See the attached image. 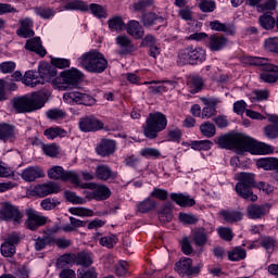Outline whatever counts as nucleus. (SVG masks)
<instances>
[{"instance_id":"nucleus-1","label":"nucleus","mask_w":278,"mask_h":278,"mask_svg":"<svg viewBox=\"0 0 278 278\" xmlns=\"http://www.w3.org/2000/svg\"><path fill=\"white\" fill-rule=\"evenodd\" d=\"M220 149H236L238 155L251 153L252 155H268L275 149L264 142H257L253 138L242 134L223 135L217 138Z\"/></svg>"},{"instance_id":"nucleus-2","label":"nucleus","mask_w":278,"mask_h":278,"mask_svg":"<svg viewBox=\"0 0 278 278\" xmlns=\"http://www.w3.org/2000/svg\"><path fill=\"white\" fill-rule=\"evenodd\" d=\"M47 93L43 91H36L28 96L13 98L12 105L16 114H25L28 112H36L45 108V100Z\"/></svg>"},{"instance_id":"nucleus-3","label":"nucleus","mask_w":278,"mask_h":278,"mask_svg":"<svg viewBox=\"0 0 278 278\" xmlns=\"http://www.w3.org/2000/svg\"><path fill=\"white\" fill-rule=\"evenodd\" d=\"M81 81H84V73L72 67L61 72L60 75L52 80V86L55 90L64 91L77 88Z\"/></svg>"},{"instance_id":"nucleus-4","label":"nucleus","mask_w":278,"mask_h":278,"mask_svg":"<svg viewBox=\"0 0 278 278\" xmlns=\"http://www.w3.org/2000/svg\"><path fill=\"white\" fill-rule=\"evenodd\" d=\"M78 64L88 73H103L108 68V59L98 50H90L78 58Z\"/></svg>"},{"instance_id":"nucleus-5","label":"nucleus","mask_w":278,"mask_h":278,"mask_svg":"<svg viewBox=\"0 0 278 278\" xmlns=\"http://www.w3.org/2000/svg\"><path fill=\"white\" fill-rule=\"evenodd\" d=\"M168 126V119L166 115L161 112L150 113L146 126L143 127V136L149 138V140H155L160 131H164Z\"/></svg>"},{"instance_id":"nucleus-6","label":"nucleus","mask_w":278,"mask_h":278,"mask_svg":"<svg viewBox=\"0 0 278 278\" xmlns=\"http://www.w3.org/2000/svg\"><path fill=\"white\" fill-rule=\"evenodd\" d=\"M251 188H255V174L241 172L238 174V182L235 187V190L241 199L250 200L253 203L257 201V195L253 194V190Z\"/></svg>"},{"instance_id":"nucleus-7","label":"nucleus","mask_w":278,"mask_h":278,"mask_svg":"<svg viewBox=\"0 0 278 278\" xmlns=\"http://www.w3.org/2000/svg\"><path fill=\"white\" fill-rule=\"evenodd\" d=\"M206 53L201 47H188L178 52L177 64L184 66L186 64H201L205 62Z\"/></svg>"},{"instance_id":"nucleus-8","label":"nucleus","mask_w":278,"mask_h":278,"mask_svg":"<svg viewBox=\"0 0 278 278\" xmlns=\"http://www.w3.org/2000/svg\"><path fill=\"white\" fill-rule=\"evenodd\" d=\"M254 66H262L263 72L260 77L265 84H275L278 80V66L270 64L267 58L254 56L252 58Z\"/></svg>"},{"instance_id":"nucleus-9","label":"nucleus","mask_w":278,"mask_h":278,"mask_svg":"<svg viewBox=\"0 0 278 278\" xmlns=\"http://www.w3.org/2000/svg\"><path fill=\"white\" fill-rule=\"evenodd\" d=\"M0 220L13 223V225H21L23 223V213L18 206L11 202H2L0 207Z\"/></svg>"},{"instance_id":"nucleus-10","label":"nucleus","mask_w":278,"mask_h":278,"mask_svg":"<svg viewBox=\"0 0 278 278\" xmlns=\"http://www.w3.org/2000/svg\"><path fill=\"white\" fill-rule=\"evenodd\" d=\"M81 188H87L88 190L86 192V199L89 201H108L110 197H112V191L108 188L105 185H97V184H84L80 185Z\"/></svg>"},{"instance_id":"nucleus-11","label":"nucleus","mask_w":278,"mask_h":278,"mask_svg":"<svg viewBox=\"0 0 278 278\" xmlns=\"http://www.w3.org/2000/svg\"><path fill=\"white\" fill-rule=\"evenodd\" d=\"M48 177L50 179H62V181H71L74 186H81V180L76 172L68 170L65 172L62 166H53L48 170Z\"/></svg>"},{"instance_id":"nucleus-12","label":"nucleus","mask_w":278,"mask_h":278,"mask_svg":"<svg viewBox=\"0 0 278 278\" xmlns=\"http://www.w3.org/2000/svg\"><path fill=\"white\" fill-rule=\"evenodd\" d=\"M202 264L192 266V258H181L175 265V270L180 277H194L201 273Z\"/></svg>"},{"instance_id":"nucleus-13","label":"nucleus","mask_w":278,"mask_h":278,"mask_svg":"<svg viewBox=\"0 0 278 278\" xmlns=\"http://www.w3.org/2000/svg\"><path fill=\"white\" fill-rule=\"evenodd\" d=\"M65 103H76L77 105H94L97 100L92 96L81 91H70L63 94Z\"/></svg>"},{"instance_id":"nucleus-14","label":"nucleus","mask_w":278,"mask_h":278,"mask_svg":"<svg viewBox=\"0 0 278 278\" xmlns=\"http://www.w3.org/2000/svg\"><path fill=\"white\" fill-rule=\"evenodd\" d=\"M26 216L27 219L25 222V225L30 231H36L40 229V227H45V225H47V220H49L47 216H43L42 214L38 213V211L31 207L26 208Z\"/></svg>"},{"instance_id":"nucleus-15","label":"nucleus","mask_w":278,"mask_h":278,"mask_svg":"<svg viewBox=\"0 0 278 278\" xmlns=\"http://www.w3.org/2000/svg\"><path fill=\"white\" fill-rule=\"evenodd\" d=\"M214 231V227H198L191 231L192 240L197 247H205L207 244V236Z\"/></svg>"},{"instance_id":"nucleus-16","label":"nucleus","mask_w":278,"mask_h":278,"mask_svg":"<svg viewBox=\"0 0 278 278\" xmlns=\"http://www.w3.org/2000/svg\"><path fill=\"white\" fill-rule=\"evenodd\" d=\"M79 128L85 132L99 131V129H103V122L94 116L84 117L79 121Z\"/></svg>"},{"instance_id":"nucleus-17","label":"nucleus","mask_w":278,"mask_h":278,"mask_svg":"<svg viewBox=\"0 0 278 278\" xmlns=\"http://www.w3.org/2000/svg\"><path fill=\"white\" fill-rule=\"evenodd\" d=\"M270 212V204H252L247 208L248 217L257 220Z\"/></svg>"},{"instance_id":"nucleus-18","label":"nucleus","mask_w":278,"mask_h":278,"mask_svg":"<svg viewBox=\"0 0 278 278\" xmlns=\"http://www.w3.org/2000/svg\"><path fill=\"white\" fill-rule=\"evenodd\" d=\"M116 45L119 47L117 53L119 55H127V53H131L136 51V46L131 42V39L126 35H119L115 39Z\"/></svg>"},{"instance_id":"nucleus-19","label":"nucleus","mask_w":278,"mask_h":278,"mask_svg":"<svg viewBox=\"0 0 278 278\" xmlns=\"http://www.w3.org/2000/svg\"><path fill=\"white\" fill-rule=\"evenodd\" d=\"M267 121L271 124L264 127V135L269 140H277L278 138V115L269 114Z\"/></svg>"},{"instance_id":"nucleus-20","label":"nucleus","mask_w":278,"mask_h":278,"mask_svg":"<svg viewBox=\"0 0 278 278\" xmlns=\"http://www.w3.org/2000/svg\"><path fill=\"white\" fill-rule=\"evenodd\" d=\"M98 155L102 157H108V155H112L114 151H116V141L110 139H102L98 147L96 148Z\"/></svg>"},{"instance_id":"nucleus-21","label":"nucleus","mask_w":278,"mask_h":278,"mask_svg":"<svg viewBox=\"0 0 278 278\" xmlns=\"http://www.w3.org/2000/svg\"><path fill=\"white\" fill-rule=\"evenodd\" d=\"M21 177L24 181L31 182L45 177V172L39 166H30L22 172Z\"/></svg>"},{"instance_id":"nucleus-22","label":"nucleus","mask_w":278,"mask_h":278,"mask_svg":"<svg viewBox=\"0 0 278 278\" xmlns=\"http://www.w3.org/2000/svg\"><path fill=\"white\" fill-rule=\"evenodd\" d=\"M38 197H49V194H58L60 192V185L56 182L50 181L42 185H38L35 188Z\"/></svg>"},{"instance_id":"nucleus-23","label":"nucleus","mask_w":278,"mask_h":278,"mask_svg":"<svg viewBox=\"0 0 278 278\" xmlns=\"http://www.w3.org/2000/svg\"><path fill=\"white\" fill-rule=\"evenodd\" d=\"M21 27L16 30V35L20 38H31L34 36V20L26 17L24 20H20Z\"/></svg>"},{"instance_id":"nucleus-24","label":"nucleus","mask_w":278,"mask_h":278,"mask_svg":"<svg viewBox=\"0 0 278 278\" xmlns=\"http://www.w3.org/2000/svg\"><path fill=\"white\" fill-rule=\"evenodd\" d=\"M126 31L136 40H140L144 37V28L140 25V22L132 20L129 21L126 25Z\"/></svg>"},{"instance_id":"nucleus-25","label":"nucleus","mask_w":278,"mask_h":278,"mask_svg":"<svg viewBox=\"0 0 278 278\" xmlns=\"http://www.w3.org/2000/svg\"><path fill=\"white\" fill-rule=\"evenodd\" d=\"M227 38L224 36H218V35H212L208 38L207 41V47L210 49V51H223V49H225V47H227Z\"/></svg>"},{"instance_id":"nucleus-26","label":"nucleus","mask_w":278,"mask_h":278,"mask_svg":"<svg viewBox=\"0 0 278 278\" xmlns=\"http://www.w3.org/2000/svg\"><path fill=\"white\" fill-rule=\"evenodd\" d=\"M117 174L113 172L108 165H98L96 167V178L100 181H108L109 179H116Z\"/></svg>"},{"instance_id":"nucleus-27","label":"nucleus","mask_w":278,"mask_h":278,"mask_svg":"<svg viewBox=\"0 0 278 278\" xmlns=\"http://www.w3.org/2000/svg\"><path fill=\"white\" fill-rule=\"evenodd\" d=\"M25 49H27V51H34L35 53H37V55H40L41 58H45V55H47V50L42 48V41H40L39 37L28 39L26 41Z\"/></svg>"},{"instance_id":"nucleus-28","label":"nucleus","mask_w":278,"mask_h":278,"mask_svg":"<svg viewBox=\"0 0 278 278\" xmlns=\"http://www.w3.org/2000/svg\"><path fill=\"white\" fill-rule=\"evenodd\" d=\"M23 84L24 86L36 88V86L45 85V80H40V76H38V72L29 70L24 74Z\"/></svg>"},{"instance_id":"nucleus-29","label":"nucleus","mask_w":278,"mask_h":278,"mask_svg":"<svg viewBox=\"0 0 278 278\" xmlns=\"http://www.w3.org/2000/svg\"><path fill=\"white\" fill-rule=\"evenodd\" d=\"M170 199L172 201H175V203H177V205L180 207H192V205H195L197 203L194 199L184 193H170Z\"/></svg>"},{"instance_id":"nucleus-30","label":"nucleus","mask_w":278,"mask_h":278,"mask_svg":"<svg viewBox=\"0 0 278 278\" xmlns=\"http://www.w3.org/2000/svg\"><path fill=\"white\" fill-rule=\"evenodd\" d=\"M210 27L213 31H224V34H228L229 36L236 34V26L233 24H223L219 21H213L210 22Z\"/></svg>"},{"instance_id":"nucleus-31","label":"nucleus","mask_w":278,"mask_h":278,"mask_svg":"<svg viewBox=\"0 0 278 278\" xmlns=\"http://www.w3.org/2000/svg\"><path fill=\"white\" fill-rule=\"evenodd\" d=\"M38 71H39V79L40 81H43V84L46 81H50L51 77H55L58 75V70H55V67L49 64L39 66Z\"/></svg>"},{"instance_id":"nucleus-32","label":"nucleus","mask_w":278,"mask_h":278,"mask_svg":"<svg viewBox=\"0 0 278 278\" xmlns=\"http://www.w3.org/2000/svg\"><path fill=\"white\" fill-rule=\"evenodd\" d=\"M219 214L226 223H240L244 216L242 212L233 210H223Z\"/></svg>"},{"instance_id":"nucleus-33","label":"nucleus","mask_w":278,"mask_h":278,"mask_svg":"<svg viewBox=\"0 0 278 278\" xmlns=\"http://www.w3.org/2000/svg\"><path fill=\"white\" fill-rule=\"evenodd\" d=\"M143 27H153L155 23H164V18L153 12L144 13L141 17Z\"/></svg>"},{"instance_id":"nucleus-34","label":"nucleus","mask_w":278,"mask_h":278,"mask_svg":"<svg viewBox=\"0 0 278 278\" xmlns=\"http://www.w3.org/2000/svg\"><path fill=\"white\" fill-rule=\"evenodd\" d=\"M0 140L8 142L14 140V126L10 124H0Z\"/></svg>"},{"instance_id":"nucleus-35","label":"nucleus","mask_w":278,"mask_h":278,"mask_svg":"<svg viewBox=\"0 0 278 278\" xmlns=\"http://www.w3.org/2000/svg\"><path fill=\"white\" fill-rule=\"evenodd\" d=\"M109 29L111 31H116L117 34H121L123 29H125V22L123 21V16L115 15L108 20Z\"/></svg>"},{"instance_id":"nucleus-36","label":"nucleus","mask_w":278,"mask_h":278,"mask_svg":"<svg viewBox=\"0 0 278 278\" xmlns=\"http://www.w3.org/2000/svg\"><path fill=\"white\" fill-rule=\"evenodd\" d=\"M277 161L278 160L274 157H263L256 161V166L263 168V170H276Z\"/></svg>"},{"instance_id":"nucleus-37","label":"nucleus","mask_w":278,"mask_h":278,"mask_svg":"<svg viewBox=\"0 0 278 278\" xmlns=\"http://www.w3.org/2000/svg\"><path fill=\"white\" fill-rule=\"evenodd\" d=\"M157 203L153 199L147 198L137 204V210L141 214H148V212L153 211Z\"/></svg>"},{"instance_id":"nucleus-38","label":"nucleus","mask_w":278,"mask_h":278,"mask_svg":"<svg viewBox=\"0 0 278 278\" xmlns=\"http://www.w3.org/2000/svg\"><path fill=\"white\" fill-rule=\"evenodd\" d=\"M258 23L263 29H273L275 27V17L271 12H266L260 16Z\"/></svg>"},{"instance_id":"nucleus-39","label":"nucleus","mask_w":278,"mask_h":278,"mask_svg":"<svg viewBox=\"0 0 278 278\" xmlns=\"http://www.w3.org/2000/svg\"><path fill=\"white\" fill-rule=\"evenodd\" d=\"M64 10L88 12V4L84 0H74L64 5Z\"/></svg>"},{"instance_id":"nucleus-40","label":"nucleus","mask_w":278,"mask_h":278,"mask_svg":"<svg viewBox=\"0 0 278 278\" xmlns=\"http://www.w3.org/2000/svg\"><path fill=\"white\" fill-rule=\"evenodd\" d=\"M200 132L204 138H214L216 136V126L212 122H204L200 125Z\"/></svg>"},{"instance_id":"nucleus-41","label":"nucleus","mask_w":278,"mask_h":278,"mask_svg":"<svg viewBox=\"0 0 278 278\" xmlns=\"http://www.w3.org/2000/svg\"><path fill=\"white\" fill-rule=\"evenodd\" d=\"M245 258H247V250L240 247H237L232 249L230 252H228V260H230V262H240Z\"/></svg>"},{"instance_id":"nucleus-42","label":"nucleus","mask_w":278,"mask_h":278,"mask_svg":"<svg viewBox=\"0 0 278 278\" xmlns=\"http://www.w3.org/2000/svg\"><path fill=\"white\" fill-rule=\"evenodd\" d=\"M53 242V239L49 236L37 237L34 239L35 251H45L49 244Z\"/></svg>"},{"instance_id":"nucleus-43","label":"nucleus","mask_w":278,"mask_h":278,"mask_svg":"<svg viewBox=\"0 0 278 278\" xmlns=\"http://www.w3.org/2000/svg\"><path fill=\"white\" fill-rule=\"evenodd\" d=\"M88 10H90L91 14H93L96 18H105L108 16V9L101 4L91 3L88 7Z\"/></svg>"},{"instance_id":"nucleus-44","label":"nucleus","mask_w":278,"mask_h":278,"mask_svg":"<svg viewBox=\"0 0 278 278\" xmlns=\"http://www.w3.org/2000/svg\"><path fill=\"white\" fill-rule=\"evenodd\" d=\"M159 220L161 223H170L173 220V204L167 203L164 205L162 212L159 215Z\"/></svg>"},{"instance_id":"nucleus-45","label":"nucleus","mask_w":278,"mask_h":278,"mask_svg":"<svg viewBox=\"0 0 278 278\" xmlns=\"http://www.w3.org/2000/svg\"><path fill=\"white\" fill-rule=\"evenodd\" d=\"M34 12L37 16L45 20L53 18L55 16V10L51 8L36 7L34 8Z\"/></svg>"},{"instance_id":"nucleus-46","label":"nucleus","mask_w":278,"mask_h":278,"mask_svg":"<svg viewBox=\"0 0 278 278\" xmlns=\"http://www.w3.org/2000/svg\"><path fill=\"white\" fill-rule=\"evenodd\" d=\"M139 154L141 157H146L147 160H157L159 157H162V152L157 150L156 148H143L140 150Z\"/></svg>"},{"instance_id":"nucleus-47","label":"nucleus","mask_w":278,"mask_h":278,"mask_svg":"<svg viewBox=\"0 0 278 278\" xmlns=\"http://www.w3.org/2000/svg\"><path fill=\"white\" fill-rule=\"evenodd\" d=\"M76 262L80 266H92V253L90 252H79L76 256Z\"/></svg>"},{"instance_id":"nucleus-48","label":"nucleus","mask_w":278,"mask_h":278,"mask_svg":"<svg viewBox=\"0 0 278 278\" xmlns=\"http://www.w3.org/2000/svg\"><path fill=\"white\" fill-rule=\"evenodd\" d=\"M64 134H66V130L60 127H51L45 130V136L49 140H55L58 137L62 138L64 137Z\"/></svg>"},{"instance_id":"nucleus-49","label":"nucleus","mask_w":278,"mask_h":278,"mask_svg":"<svg viewBox=\"0 0 278 278\" xmlns=\"http://www.w3.org/2000/svg\"><path fill=\"white\" fill-rule=\"evenodd\" d=\"M41 149L48 157H58L60 155V148L55 143L42 144Z\"/></svg>"},{"instance_id":"nucleus-50","label":"nucleus","mask_w":278,"mask_h":278,"mask_svg":"<svg viewBox=\"0 0 278 278\" xmlns=\"http://www.w3.org/2000/svg\"><path fill=\"white\" fill-rule=\"evenodd\" d=\"M213 142L210 140L192 141L191 149L194 151H210L213 147Z\"/></svg>"},{"instance_id":"nucleus-51","label":"nucleus","mask_w":278,"mask_h":278,"mask_svg":"<svg viewBox=\"0 0 278 278\" xmlns=\"http://www.w3.org/2000/svg\"><path fill=\"white\" fill-rule=\"evenodd\" d=\"M64 197H65L66 201H68L70 203H73L74 205L86 204V199L77 195V193H75L73 191H65Z\"/></svg>"},{"instance_id":"nucleus-52","label":"nucleus","mask_w":278,"mask_h":278,"mask_svg":"<svg viewBox=\"0 0 278 278\" xmlns=\"http://www.w3.org/2000/svg\"><path fill=\"white\" fill-rule=\"evenodd\" d=\"M197 3L201 12H214L216 10V2L213 0H197Z\"/></svg>"},{"instance_id":"nucleus-53","label":"nucleus","mask_w":278,"mask_h":278,"mask_svg":"<svg viewBox=\"0 0 278 278\" xmlns=\"http://www.w3.org/2000/svg\"><path fill=\"white\" fill-rule=\"evenodd\" d=\"M72 262H75V254H63L56 260V268H66Z\"/></svg>"},{"instance_id":"nucleus-54","label":"nucleus","mask_w":278,"mask_h":278,"mask_svg":"<svg viewBox=\"0 0 278 278\" xmlns=\"http://www.w3.org/2000/svg\"><path fill=\"white\" fill-rule=\"evenodd\" d=\"M117 238L114 235H108L104 237H101L99 239V242L101 244V247H106V249H114V244H116L117 242Z\"/></svg>"},{"instance_id":"nucleus-55","label":"nucleus","mask_w":278,"mask_h":278,"mask_svg":"<svg viewBox=\"0 0 278 278\" xmlns=\"http://www.w3.org/2000/svg\"><path fill=\"white\" fill-rule=\"evenodd\" d=\"M46 114H47V117L50 118V121H60L62 118H66V112L60 109H51L47 111Z\"/></svg>"},{"instance_id":"nucleus-56","label":"nucleus","mask_w":278,"mask_h":278,"mask_svg":"<svg viewBox=\"0 0 278 278\" xmlns=\"http://www.w3.org/2000/svg\"><path fill=\"white\" fill-rule=\"evenodd\" d=\"M261 247L266 251H275V247H277V241L273 237H264L261 239Z\"/></svg>"},{"instance_id":"nucleus-57","label":"nucleus","mask_w":278,"mask_h":278,"mask_svg":"<svg viewBox=\"0 0 278 278\" xmlns=\"http://www.w3.org/2000/svg\"><path fill=\"white\" fill-rule=\"evenodd\" d=\"M1 253L3 257H12V255L16 253V248L14 247V244L5 241L1 245Z\"/></svg>"},{"instance_id":"nucleus-58","label":"nucleus","mask_w":278,"mask_h":278,"mask_svg":"<svg viewBox=\"0 0 278 278\" xmlns=\"http://www.w3.org/2000/svg\"><path fill=\"white\" fill-rule=\"evenodd\" d=\"M59 203H60V201H58L53 198H48V199L42 200L40 205L46 212H49L51 210H55V207H58Z\"/></svg>"},{"instance_id":"nucleus-59","label":"nucleus","mask_w":278,"mask_h":278,"mask_svg":"<svg viewBox=\"0 0 278 278\" xmlns=\"http://www.w3.org/2000/svg\"><path fill=\"white\" fill-rule=\"evenodd\" d=\"M51 64L52 66H55V68H68L71 66V60L62 58H52Z\"/></svg>"},{"instance_id":"nucleus-60","label":"nucleus","mask_w":278,"mask_h":278,"mask_svg":"<svg viewBox=\"0 0 278 278\" xmlns=\"http://www.w3.org/2000/svg\"><path fill=\"white\" fill-rule=\"evenodd\" d=\"M218 235L222 240H226V242H231L233 240V231L231 228L220 227L218 228Z\"/></svg>"},{"instance_id":"nucleus-61","label":"nucleus","mask_w":278,"mask_h":278,"mask_svg":"<svg viewBox=\"0 0 278 278\" xmlns=\"http://www.w3.org/2000/svg\"><path fill=\"white\" fill-rule=\"evenodd\" d=\"M97 268L90 267L78 271L77 278H98Z\"/></svg>"},{"instance_id":"nucleus-62","label":"nucleus","mask_w":278,"mask_h":278,"mask_svg":"<svg viewBox=\"0 0 278 278\" xmlns=\"http://www.w3.org/2000/svg\"><path fill=\"white\" fill-rule=\"evenodd\" d=\"M16 70V63L14 61H5L0 63V73H13Z\"/></svg>"},{"instance_id":"nucleus-63","label":"nucleus","mask_w":278,"mask_h":278,"mask_svg":"<svg viewBox=\"0 0 278 278\" xmlns=\"http://www.w3.org/2000/svg\"><path fill=\"white\" fill-rule=\"evenodd\" d=\"M253 94L254 96L251 97L252 103H254V101H266L269 97L268 90H256Z\"/></svg>"},{"instance_id":"nucleus-64","label":"nucleus","mask_w":278,"mask_h":278,"mask_svg":"<svg viewBox=\"0 0 278 278\" xmlns=\"http://www.w3.org/2000/svg\"><path fill=\"white\" fill-rule=\"evenodd\" d=\"M71 214L74 216H92L93 212L84 207H72L70 208Z\"/></svg>"}]
</instances>
